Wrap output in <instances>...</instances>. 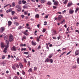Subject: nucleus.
Listing matches in <instances>:
<instances>
[{
  "instance_id": "1",
  "label": "nucleus",
  "mask_w": 79,
  "mask_h": 79,
  "mask_svg": "<svg viewBox=\"0 0 79 79\" xmlns=\"http://www.w3.org/2000/svg\"><path fill=\"white\" fill-rule=\"evenodd\" d=\"M16 8L18 9L17 10L18 11L20 12L21 11V6H19V5H17L16 6Z\"/></svg>"
},
{
  "instance_id": "2",
  "label": "nucleus",
  "mask_w": 79,
  "mask_h": 79,
  "mask_svg": "<svg viewBox=\"0 0 79 79\" xmlns=\"http://www.w3.org/2000/svg\"><path fill=\"white\" fill-rule=\"evenodd\" d=\"M13 36L12 35H10L9 36V40L10 42L13 41Z\"/></svg>"
},
{
  "instance_id": "3",
  "label": "nucleus",
  "mask_w": 79,
  "mask_h": 79,
  "mask_svg": "<svg viewBox=\"0 0 79 79\" xmlns=\"http://www.w3.org/2000/svg\"><path fill=\"white\" fill-rule=\"evenodd\" d=\"M52 36L55 35V34H57L56 31L55 30H52Z\"/></svg>"
},
{
  "instance_id": "4",
  "label": "nucleus",
  "mask_w": 79,
  "mask_h": 79,
  "mask_svg": "<svg viewBox=\"0 0 79 79\" xmlns=\"http://www.w3.org/2000/svg\"><path fill=\"white\" fill-rule=\"evenodd\" d=\"M5 30V28L4 27H2L0 28V31L1 32H3V31Z\"/></svg>"
},
{
  "instance_id": "5",
  "label": "nucleus",
  "mask_w": 79,
  "mask_h": 79,
  "mask_svg": "<svg viewBox=\"0 0 79 79\" xmlns=\"http://www.w3.org/2000/svg\"><path fill=\"white\" fill-rule=\"evenodd\" d=\"M74 11V10H73V9H70L69 11V13L70 14H73V13Z\"/></svg>"
},
{
  "instance_id": "6",
  "label": "nucleus",
  "mask_w": 79,
  "mask_h": 79,
  "mask_svg": "<svg viewBox=\"0 0 79 79\" xmlns=\"http://www.w3.org/2000/svg\"><path fill=\"white\" fill-rule=\"evenodd\" d=\"M1 46L2 48H4L5 47H6V46L5 45V44H4V43H1Z\"/></svg>"
},
{
  "instance_id": "7",
  "label": "nucleus",
  "mask_w": 79,
  "mask_h": 79,
  "mask_svg": "<svg viewBox=\"0 0 79 79\" xmlns=\"http://www.w3.org/2000/svg\"><path fill=\"white\" fill-rule=\"evenodd\" d=\"M11 50L12 51H16V46H14L11 48Z\"/></svg>"
},
{
  "instance_id": "8",
  "label": "nucleus",
  "mask_w": 79,
  "mask_h": 79,
  "mask_svg": "<svg viewBox=\"0 0 79 79\" xmlns=\"http://www.w3.org/2000/svg\"><path fill=\"white\" fill-rule=\"evenodd\" d=\"M8 47H7V46H6V48L4 49V50L3 51L4 53H6L7 52V48Z\"/></svg>"
},
{
  "instance_id": "9",
  "label": "nucleus",
  "mask_w": 79,
  "mask_h": 79,
  "mask_svg": "<svg viewBox=\"0 0 79 79\" xmlns=\"http://www.w3.org/2000/svg\"><path fill=\"white\" fill-rule=\"evenodd\" d=\"M75 54L76 55H79V50H76L75 52Z\"/></svg>"
},
{
  "instance_id": "10",
  "label": "nucleus",
  "mask_w": 79,
  "mask_h": 79,
  "mask_svg": "<svg viewBox=\"0 0 79 79\" xmlns=\"http://www.w3.org/2000/svg\"><path fill=\"white\" fill-rule=\"evenodd\" d=\"M50 59L48 58H47L44 61L45 63H49Z\"/></svg>"
},
{
  "instance_id": "11",
  "label": "nucleus",
  "mask_w": 79,
  "mask_h": 79,
  "mask_svg": "<svg viewBox=\"0 0 79 79\" xmlns=\"http://www.w3.org/2000/svg\"><path fill=\"white\" fill-rule=\"evenodd\" d=\"M63 16L61 15H59L57 18L58 20H60L62 18Z\"/></svg>"
},
{
  "instance_id": "12",
  "label": "nucleus",
  "mask_w": 79,
  "mask_h": 79,
  "mask_svg": "<svg viewBox=\"0 0 79 79\" xmlns=\"http://www.w3.org/2000/svg\"><path fill=\"white\" fill-rule=\"evenodd\" d=\"M14 24H15V25L17 26H18V25L19 24L17 22H15L14 23Z\"/></svg>"
},
{
  "instance_id": "13",
  "label": "nucleus",
  "mask_w": 79,
  "mask_h": 79,
  "mask_svg": "<svg viewBox=\"0 0 79 79\" xmlns=\"http://www.w3.org/2000/svg\"><path fill=\"white\" fill-rule=\"evenodd\" d=\"M28 31L27 30H26V31L23 32L24 34L27 36L28 35V34L27 33V32Z\"/></svg>"
},
{
  "instance_id": "14",
  "label": "nucleus",
  "mask_w": 79,
  "mask_h": 79,
  "mask_svg": "<svg viewBox=\"0 0 79 79\" xmlns=\"http://www.w3.org/2000/svg\"><path fill=\"white\" fill-rule=\"evenodd\" d=\"M27 39V37H26V36L25 35H23V38L22 39V40H23H23H24L26 39Z\"/></svg>"
},
{
  "instance_id": "15",
  "label": "nucleus",
  "mask_w": 79,
  "mask_h": 79,
  "mask_svg": "<svg viewBox=\"0 0 79 79\" xmlns=\"http://www.w3.org/2000/svg\"><path fill=\"white\" fill-rule=\"evenodd\" d=\"M31 44L33 45L34 46L36 45L37 44V43H36L35 42H34L33 41H32Z\"/></svg>"
},
{
  "instance_id": "16",
  "label": "nucleus",
  "mask_w": 79,
  "mask_h": 79,
  "mask_svg": "<svg viewBox=\"0 0 79 79\" xmlns=\"http://www.w3.org/2000/svg\"><path fill=\"white\" fill-rule=\"evenodd\" d=\"M54 5L56 6L58 5V1L55 2L54 3Z\"/></svg>"
},
{
  "instance_id": "17",
  "label": "nucleus",
  "mask_w": 79,
  "mask_h": 79,
  "mask_svg": "<svg viewBox=\"0 0 79 79\" xmlns=\"http://www.w3.org/2000/svg\"><path fill=\"white\" fill-rule=\"evenodd\" d=\"M12 67L14 70H16V68L15 65V64L12 65Z\"/></svg>"
},
{
  "instance_id": "18",
  "label": "nucleus",
  "mask_w": 79,
  "mask_h": 79,
  "mask_svg": "<svg viewBox=\"0 0 79 79\" xmlns=\"http://www.w3.org/2000/svg\"><path fill=\"white\" fill-rule=\"evenodd\" d=\"M11 24H12V22L11 21H9L8 22V26H10L11 25Z\"/></svg>"
},
{
  "instance_id": "19",
  "label": "nucleus",
  "mask_w": 79,
  "mask_h": 79,
  "mask_svg": "<svg viewBox=\"0 0 79 79\" xmlns=\"http://www.w3.org/2000/svg\"><path fill=\"white\" fill-rule=\"evenodd\" d=\"M6 44H7V45L6 46V47H8V44H9V41H8V40H6Z\"/></svg>"
},
{
  "instance_id": "20",
  "label": "nucleus",
  "mask_w": 79,
  "mask_h": 79,
  "mask_svg": "<svg viewBox=\"0 0 79 79\" xmlns=\"http://www.w3.org/2000/svg\"><path fill=\"white\" fill-rule=\"evenodd\" d=\"M19 66L20 68L21 69H22L23 68V64H22V63H20L19 64Z\"/></svg>"
},
{
  "instance_id": "21",
  "label": "nucleus",
  "mask_w": 79,
  "mask_h": 79,
  "mask_svg": "<svg viewBox=\"0 0 79 79\" xmlns=\"http://www.w3.org/2000/svg\"><path fill=\"white\" fill-rule=\"evenodd\" d=\"M14 66H16V67L17 68H19V65L18 64H14Z\"/></svg>"
},
{
  "instance_id": "22",
  "label": "nucleus",
  "mask_w": 79,
  "mask_h": 79,
  "mask_svg": "<svg viewBox=\"0 0 79 79\" xmlns=\"http://www.w3.org/2000/svg\"><path fill=\"white\" fill-rule=\"evenodd\" d=\"M72 5V3H69L68 4V5H67V6L68 7H69L71 6Z\"/></svg>"
},
{
  "instance_id": "23",
  "label": "nucleus",
  "mask_w": 79,
  "mask_h": 79,
  "mask_svg": "<svg viewBox=\"0 0 79 79\" xmlns=\"http://www.w3.org/2000/svg\"><path fill=\"white\" fill-rule=\"evenodd\" d=\"M47 5H52V3L50 1H48L47 3Z\"/></svg>"
},
{
  "instance_id": "24",
  "label": "nucleus",
  "mask_w": 79,
  "mask_h": 79,
  "mask_svg": "<svg viewBox=\"0 0 79 79\" xmlns=\"http://www.w3.org/2000/svg\"><path fill=\"white\" fill-rule=\"evenodd\" d=\"M52 56H53V54H51L48 56V58H51Z\"/></svg>"
},
{
  "instance_id": "25",
  "label": "nucleus",
  "mask_w": 79,
  "mask_h": 79,
  "mask_svg": "<svg viewBox=\"0 0 79 79\" xmlns=\"http://www.w3.org/2000/svg\"><path fill=\"white\" fill-rule=\"evenodd\" d=\"M68 0H65V1L63 2L64 4V5H66V3H67V2H68Z\"/></svg>"
},
{
  "instance_id": "26",
  "label": "nucleus",
  "mask_w": 79,
  "mask_h": 79,
  "mask_svg": "<svg viewBox=\"0 0 79 79\" xmlns=\"http://www.w3.org/2000/svg\"><path fill=\"white\" fill-rule=\"evenodd\" d=\"M11 10L9 9L6 11V13H8L9 12H11Z\"/></svg>"
},
{
  "instance_id": "27",
  "label": "nucleus",
  "mask_w": 79,
  "mask_h": 79,
  "mask_svg": "<svg viewBox=\"0 0 79 79\" xmlns=\"http://www.w3.org/2000/svg\"><path fill=\"white\" fill-rule=\"evenodd\" d=\"M35 17L37 18H39V14H36L35 16Z\"/></svg>"
},
{
  "instance_id": "28",
  "label": "nucleus",
  "mask_w": 79,
  "mask_h": 79,
  "mask_svg": "<svg viewBox=\"0 0 79 79\" xmlns=\"http://www.w3.org/2000/svg\"><path fill=\"white\" fill-rule=\"evenodd\" d=\"M49 61L51 63H53V59H49Z\"/></svg>"
},
{
  "instance_id": "29",
  "label": "nucleus",
  "mask_w": 79,
  "mask_h": 79,
  "mask_svg": "<svg viewBox=\"0 0 79 79\" xmlns=\"http://www.w3.org/2000/svg\"><path fill=\"white\" fill-rule=\"evenodd\" d=\"M4 40H8V36H6L5 37H4Z\"/></svg>"
},
{
  "instance_id": "30",
  "label": "nucleus",
  "mask_w": 79,
  "mask_h": 79,
  "mask_svg": "<svg viewBox=\"0 0 79 79\" xmlns=\"http://www.w3.org/2000/svg\"><path fill=\"white\" fill-rule=\"evenodd\" d=\"M26 48H23L21 49V52H23V51H26Z\"/></svg>"
},
{
  "instance_id": "31",
  "label": "nucleus",
  "mask_w": 79,
  "mask_h": 79,
  "mask_svg": "<svg viewBox=\"0 0 79 79\" xmlns=\"http://www.w3.org/2000/svg\"><path fill=\"white\" fill-rule=\"evenodd\" d=\"M22 3H23V4H25L26 3V1H25L24 0H23V1H22Z\"/></svg>"
},
{
  "instance_id": "32",
  "label": "nucleus",
  "mask_w": 79,
  "mask_h": 79,
  "mask_svg": "<svg viewBox=\"0 0 79 79\" xmlns=\"http://www.w3.org/2000/svg\"><path fill=\"white\" fill-rule=\"evenodd\" d=\"M65 23V20L64 19L61 22H60V24H63V23Z\"/></svg>"
},
{
  "instance_id": "33",
  "label": "nucleus",
  "mask_w": 79,
  "mask_h": 79,
  "mask_svg": "<svg viewBox=\"0 0 79 79\" xmlns=\"http://www.w3.org/2000/svg\"><path fill=\"white\" fill-rule=\"evenodd\" d=\"M79 10V8L78 7H77L76 8V10H75V12L76 13H77V11Z\"/></svg>"
},
{
  "instance_id": "34",
  "label": "nucleus",
  "mask_w": 79,
  "mask_h": 79,
  "mask_svg": "<svg viewBox=\"0 0 79 79\" xmlns=\"http://www.w3.org/2000/svg\"><path fill=\"white\" fill-rule=\"evenodd\" d=\"M46 44L47 45L46 48H47V49H48V50H49V47H48V44L47 43Z\"/></svg>"
},
{
  "instance_id": "35",
  "label": "nucleus",
  "mask_w": 79,
  "mask_h": 79,
  "mask_svg": "<svg viewBox=\"0 0 79 79\" xmlns=\"http://www.w3.org/2000/svg\"><path fill=\"white\" fill-rule=\"evenodd\" d=\"M13 19H18V17H16V16H14V17H13Z\"/></svg>"
},
{
  "instance_id": "36",
  "label": "nucleus",
  "mask_w": 79,
  "mask_h": 79,
  "mask_svg": "<svg viewBox=\"0 0 79 79\" xmlns=\"http://www.w3.org/2000/svg\"><path fill=\"white\" fill-rule=\"evenodd\" d=\"M22 27H23V26H19V27L18 29H22Z\"/></svg>"
},
{
  "instance_id": "37",
  "label": "nucleus",
  "mask_w": 79,
  "mask_h": 79,
  "mask_svg": "<svg viewBox=\"0 0 79 79\" xmlns=\"http://www.w3.org/2000/svg\"><path fill=\"white\" fill-rule=\"evenodd\" d=\"M28 72H29L30 73L31 72H32V68H31L28 71Z\"/></svg>"
},
{
  "instance_id": "38",
  "label": "nucleus",
  "mask_w": 79,
  "mask_h": 79,
  "mask_svg": "<svg viewBox=\"0 0 79 79\" xmlns=\"http://www.w3.org/2000/svg\"><path fill=\"white\" fill-rule=\"evenodd\" d=\"M15 13H16L15 11H12L11 12L12 15H14V14H15Z\"/></svg>"
},
{
  "instance_id": "39",
  "label": "nucleus",
  "mask_w": 79,
  "mask_h": 79,
  "mask_svg": "<svg viewBox=\"0 0 79 79\" xmlns=\"http://www.w3.org/2000/svg\"><path fill=\"white\" fill-rule=\"evenodd\" d=\"M27 13H28V11H24V15H27Z\"/></svg>"
},
{
  "instance_id": "40",
  "label": "nucleus",
  "mask_w": 79,
  "mask_h": 79,
  "mask_svg": "<svg viewBox=\"0 0 79 79\" xmlns=\"http://www.w3.org/2000/svg\"><path fill=\"white\" fill-rule=\"evenodd\" d=\"M40 2L42 3H44L46 1L45 0H41Z\"/></svg>"
},
{
  "instance_id": "41",
  "label": "nucleus",
  "mask_w": 79,
  "mask_h": 79,
  "mask_svg": "<svg viewBox=\"0 0 79 79\" xmlns=\"http://www.w3.org/2000/svg\"><path fill=\"white\" fill-rule=\"evenodd\" d=\"M23 54H26V55H28V54H29V52H23Z\"/></svg>"
},
{
  "instance_id": "42",
  "label": "nucleus",
  "mask_w": 79,
  "mask_h": 79,
  "mask_svg": "<svg viewBox=\"0 0 79 79\" xmlns=\"http://www.w3.org/2000/svg\"><path fill=\"white\" fill-rule=\"evenodd\" d=\"M12 6L14 7L15 6V2H13L12 3Z\"/></svg>"
},
{
  "instance_id": "43",
  "label": "nucleus",
  "mask_w": 79,
  "mask_h": 79,
  "mask_svg": "<svg viewBox=\"0 0 79 79\" xmlns=\"http://www.w3.org/2000/svg\"><path fill=\"white\" fill-rule=\"evenodd\" d=\"M46 31H47V30H46L44 28H43L42 32H43L44 33V32H45Z\"/></svg>"
},
{
  "instance_id": "44",
  "label": "nucleus",
  "mask_w": 79,
  "mask_h": 79,
  "mask_svg": "<svg viewBox=\"0 0 79 79\" xmlns=\"http://www.w3.org/2000/svg\"><path fill=\"white\" fill-rule=\"evenodd\" d=\"M77 61L78 64H79V57L77 58Z\"/></svg>"
},
{
  "instance_id": "45",
  "label": "nucleus",
  "mask_w": 79,
  "mask_h": 79,
  "mask_svg": "<svg viewBox=\"0 0 79 79\" xmlns=\"http://www.w3.org/2000/svg\"><path fill=\"white\" fill-rule=\"evenodd\" d=\"M36 40H37V42H39V41H40V40H39V38H38L36 39Z\"/></svg>"
},
{
  "instance_id": "46",
  "label": "nucleus",
  "mask_w": 79,
  "mask_h": 79,
  "mask_svg": "<svg viewBox=\"0 0 79 79\" xmlns=\"http://www.w3.org/2000/svg\"><path fill=\"white\" fill-rule=\"evenodd\" d=\"M40 48H41V46H40V45H39V46L38 47L37 49L38 50H39V49H40Z\"/></svg>"
},
{
  "instance_id": "47",
  "label": "nucleus",
  "mask_w": 79,
  "mask_h": 79,
  "mask_svg": "<svg viewBox=\"0 0 79 79\" xmlns=\"http://www.w3.org/2000/svg\"><path fill=\"white\" fill-rule=\"evenodd\" d=\"M34 71H35V70H37V68L35 67H34Z\"/></svg>"
},
{
  "instance_id": "48",
  "label": "nucleus",
  "mask_w": 79,
  "mask_h": 79,
  "mask_svg": "<svg viewBox=\"0 0 79 79\" xmlns=\"http://www.w3.org/2000/svg\"><path fill=\"white\" fill-rule=\"evenodd\" d=\"M26 44H21V46H22L23 47H24H24H26Z\"/></svg>"
},
{
  "instance_id": "49",
  "label": "nucleus",
  "mask_w": 79,
  "mask_h": 79,
  "mask_svg": "<svg viewBox=\"0 0 79 79\" xmlns=\"http://www.w3.org/2000/svg\"><path fill=\"white\" fill-rule=\"evenodd\" d=\"M23 60H24V62H25V63H27V61H26V59H23Z\"/></svg>"
},
{
  "instance_id": "50",
  "label": "nucleus",
  "mask_w": 79,
  "mask_h": 79,
  "mask_svg": "<svg viewBox=\"0 0 79 79\" xmlns=\"http://www.w3.org/2000/svg\"><path fill=\"white\" fill-rule=\"evenodd\" d=\"M71 51H70L69 52H68L66 54V55H69V54H70V53H71Z\"/></svg>"
},
{
  "instance_id": "51",
  "label": "nucleus",
  "mask_w": 79,
  "mask_h": 79,
  "mask_svg": "<svg viewBox=\"0 0 79 79\" xmlns=\"http://www.w3.org/2000/svg\"><path fill=\"white\" fill-rule=\"evenodd\" d=\"M5 56H3L2 57V59H5Z\"/></svg>"
},
{
  "instance_id": "52",
  "label": "nucleus",
  "mask_w": 79,
  "mask_h": 79,
  "mask_svg": "<svg viewBox=\"0 0 79 79\" xmlns=\"http://www.w3.org/2000/svg\"><path fill=\"white\" fill-rule=\"evenodd\" d=\"M40 26V24H39L37 25V26L38 28H39Z\"/></svg>"
},
{
  "instance_id": "53",
  "label": "nucleus",
  "mask_w": 79,
  "mask_h": 79,
  "mask_svg": "<svg viewBox=\"0 0 79 79\" xmlns=\"http://www.w3.org/2000/svg\"><path fill=\"white\" fill-rule=\"evenodd\" d=\"M21 16L22 18H24V15H21Z\"/></svg>"
},
{
  "instance_id": "54",
  "label": "nucleus",
  "mask_w": 79,
  "mask_h": 79,
  "mask_svg": "<svg viewBox=\"0 0 79 79\" xmlns=\"http://www.w3.org/2000/svg\"><path fill=\"white\" fill-rule=\"evenodd\" d=\"M9 5H10V4H8V5H6V6H5L4 7V8H5V7H6V6H8Z\"/></svg>"
},
{
  "instance_id": "55",
  "label": "nucleus",
  "mask_w": 79,
  "mask_h": 79,
  "mask_svg": "<svg viewBox=\"0 0 79 79\" xmlns=\"http://www.w3.org/2000/svg\"><path fill=\"white\" fill-rule=\"evenodd\" d=\"M23 8L25 9V8H27V7L26 6H23Z\"/></svg>"
},
{
  "instance_id": "56",
  "label": "nucleus",
  "mask_w": 79,
  "mask_h": 79,
  "mask_svg": "<svg viewBox=\"0 0 79 79\" xmlns=\"http://www.w3.org/2000/svg\"><path fill=\"white\" fill-rule=\"evenodd\" d=\"M22 73L23 74V75H24V74H25V72H24V71H23L22 72Z\"/></svg>"
},
{
  "instance_id": "57",
  "label": "nucleus",
  "mask_w": 79,
  "mask_h": 79,
  "mask_svg": "<svg viewBox=\"0 0 79 79\" xmlns=\"http://www.w3.org/2000/svg\"><path fill=\"white\" fill-rule=\"evenodd\" d=\"M28 48H29V50H30V51L31 50V47L28 46Z\"/></svg>"
},
{
  "instance_id": "58",
  "label": "nucleus",
  "mask_w": 79,
  "mask_h": 79,
  "mask_svg": "<svg viewBox=\"0 0 79 79\" xmlns=\"http://www.w3.org/2000/svg\"><path fill=\"white\" fill-rule=\"evenodd\" d=\"M52 38L53 39H54L55 40L56 39V37H52Z\"/></svg>"
},
{
  "instance_id": "59",
  "label": "nucleus",
  "mask_w": 79,
  "mask_h": 79,
  "mask_svg": "<svg viewBox=\"0 0 79 79\" xmlns=\"http://www.w3.org/2000/svg\"><path fill=\"white\" fill-rule=\"evenodd\" d=\"M16 60H17V61H19V58L17 57L16 58Z\"/></svg>"
},
{
  "instance_id": "60",
  "label": "nucleus",
  "mask_w": 79,
  "mask_h": 79,
  "mask_svg": "<svg viewBox=\"0 0 79 79\" xmlns=\"http://www.w3.org/2000/svg\"><path fill=\"white\" fill-rule=\"evenodd\" d=\"M57 38H58V40H59L60 39V38H61V37L60 36H59V37H57Z\"/></svg>"
},
{
  "instance_id": "61",
  "label": "nucleus",
  "mask_w": 79,
  "mask_h": 79,
  "mask_svg": "<svg viewBox=\"0 0 79 79\" xmlns=\"http://www.w3.org/2000/svg\"><path fill=\"white\" fill-rule=\"evenodd\" d=\"M53 8L54 9H56L57 8V7L55 6H53Z\"/></svg>"
},
{
  "instance_id": "62",
  "label": "nucleus",
  "mask_w": 79,
  "mask_h": 79,
  "mask_svg": "<svg viewBox=\"0 0 79 79\" xmlns=\"http://www.w3.org/2000/svg\"><path fill=\"white\" fill-rule=\"evenodd\" d=\"M73 68H76V65H74L73 66Z\"/></svg>"
},
{
  "instance_id": "63",
  "label": "nucleus",
  "mask_w": 79,
  "mask_h": 79,
  "mask_svg": "<svg viewBox=\"0 0 79 79\" xmlns=\"http://www.w3.org/2000/svg\"><path fill=\"white\" fill-rule=\"evenodd\" d=\"M60 29L59 30V31H62V28H60Z\"/></svg>"
},
{
  "instance_id": "64",
  "label": "nucleus",
  "mask_w": 79,
  "mask_h": 79,
  "mask_svg": "<svg viewBox=\"0 0 79 79\" xmlns=\"http://www.w3.org/2000/svg\"><path fill=\"white\" fill-rule=\"evenodd\" d=\"M28 65H29V66H30V62L28 61Z\"/></svg>"
}]
</instances>
